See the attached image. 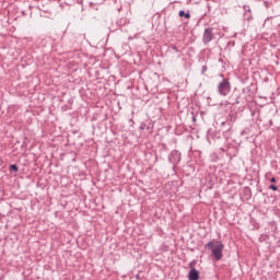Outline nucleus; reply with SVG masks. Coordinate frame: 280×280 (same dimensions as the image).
I'll return each mask as SVG.
<instances>
[{
	"instance_id": "9d476101",
	"label": "nucleus",
	"mask_w": 280,
	"mask_h": 280,
	"mask_svg": "<svg viewBox=\"0 0 280 280\" xmlns=\"http://www.w3.org/2000/svg\"><path fill=\"white\" fill-rule=\"evenodd\" d=\"M271 183H277V178L272 177L271 179Z\"/></svg>"
},
{
	"instance_id": "f03ea898",
	"label": "nucleus",
	"mask_w": 280,
	"mask_h": 280,
	"mask_svg": "<svg viewBox=\"0 0 280 280\" xmlns=\"http://www.w3.org/2000/svg\"><path fill=\"white\" fill-rule=\"evenodd\" d=\"M218 91L221 95L226 97V95L231 93V83L229 80L223 79L222 82L218 85Z\"/></svg>"
},
{
	"instance_id": "39448f33",
	"label": "nucleus",
	"mask_w": 280,
	"mask_h": 280,
	"mask_svg": "<svg viewBox=\"0 0 280 280\" xmlns=\"http://www.w3.org/2000/svg\"><path fill=\"white\" fill-rule=\"evenodd\" d=\"M179 16H185V19H191V14H189V13H185V11L184 10H182V11H179Z\"/></svg>"
},
{
	"instance_id": "423d86ee",
	"label": "nucleus",
	"mask_w": 280,
	"mask_h": 280,
	"mask_svg": "<svg viewBox=\"0 0 280 280\" xmlns=\"http://www.w3.org/2000/svg\"><path fill=\"white\" fill-rule=\"evenodd\" d=\"M10 170H11L12 172H19V166H16V164H12V165L10 166Z\"/></svg>"
},
{
	"instance_id": "f257e3e1",
	"label": "nucleus",
	"mask_w": 280,
	"mask_h": 280,
	"mask_svg": "<svg viewBox=\"0 0 280 280\" xmlns=\"http://www.w3.org/2000/svg\"><path fill=\"white\" fill-rule=\"evenodd\" d=\"M207 248L211 250L212 256L214 257L215 261H220L222 259V250H224V244L220 241H210L207 244Z\"/></svg>"
},
{
	"instance_id": "6e6552de",
	"label": "nucleus",
	"mask_w": 280,
	"mask_h": 280,
	"mask_svg": "<svg viewBox=\"0 0 280 280\" xmlns=\"http://www.w3.org/2000/svg\"><path fill=\"white\" fill-rule=\"evenodd\" d=\"M172 49H174V51H178V47H176L175 45L172 46Z\"/></svg>"
},
{
	"instance_id": "0eeeda50",
	"label": "nucleus",
	"mask_w": 280,
	"mask_h": 280,
	"mask_svg": "<svg viewBox=\"0 0 280 280\" xmlns=\"http://www.w3.org/2000/svg\"><path fill=\"white\" fill-rule=\"evenodd\" d=\"M269 189H272V191H277L278 188H277L276 185H270V186H269Z\"/></svg>"
},
{
	"instance_id": "20e7f679",
	"label": "nucleus",
	"mask_w": 280,
	"mask_h": 280,
	"mask_svg": "<svg viewBox=\"0 0 280 280\" xmlns=\"http://www.w3.org/2000/svg\"><path fill=\"white\" fill-rule=\"evenodd\" d=\"M189 280H198L200 279V271L196 270V268L190 269L188 272Z\"/></svg>"
},
{
	"instance_id": "7ed1b4c3",
	"label": "nucleus",
	"mask_w": 280,
	"mask_h": 280,
	"mask_svg": "<svg viewBox=\"0 0 280 280\" xmlns=\"http://www.w3.org/2000/svg\"><path fill=\"white\" fill-rule=\"evenodd\" d=\"M205 45L211 43L213 40V28L209 27L205 30L203 38H202Z\"/></svg>"
},
{
	"instance_id": "1a4fd4ad",
	"label": "nucleus",
	"mask_w": 280,
	"mask_h": 280,
	"mask_svg": "<svg viewBox=\"0 0 280 280\" xmlns=\"http://www.w3.org/2000/svg\"><path fill=\"white\" fill-rule=\"evenodd\" d=\"M205 71H207V66L202 67V73H205Z\"/></svg>"
}]
</instances>
